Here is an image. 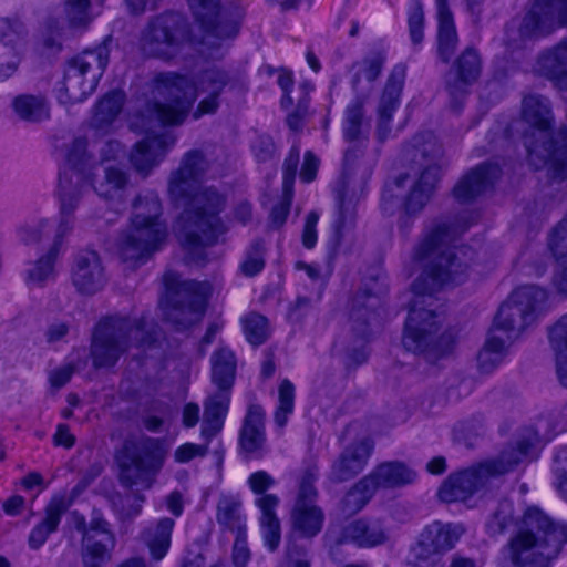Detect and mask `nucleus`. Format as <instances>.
<instances>
[{
  "mask_svg": "<svg viewBox=\"0 0 567 567\" xmlns=\"http://www.w3.org/2000/svg\"><path fill=\"white\" fill-rule=\"evenodd\" d=\"M477 217V214L471 213L468 219L462 217V224L456 226L445 223L436 225L414 249L413 259L423 271L412 286L415 299L409 312L402 343L406 350L422 354L429 362L450 354L455 337L451 331L439 333V317L433 310L423 307L424 298L446 285H458L465 280L474 251L468 247H452L451 244Z\"/></svg>",
  "mask_w": 567,
  "mask_h": 567,
  "instance_id": "obj_1",
  "label": "nucleus"
},
{
  "mask_svg": "<svg viewBox=\"0 0 567 567\" xmlns=\"http://www.w3.org/2000/svg\"><path fill=\"white\" fill-rule=\"evenodd\" d=\"M208 168L205 155L192 150L184 154L168 179L169 197L175 202L185 200L174 230L182 246L190 252L214 246L227 231L220 217L227 206L226 195L213 186L194 192Z\"/></svg>",
  "mask_w": 567,
  "mask_h": 567,
  "instance_id": "obj_2",
  "label": "nucleus"
},
{
  "mask_svg": "<svg viewBox=\"0 0 567 567\" xmlns=\"http://www.w3.org/2000/svg\"><path fill=\"white\" fill-rule=\"evenodd\" d=\"M230 82L227 71L212 66L202 70L193 80L175 72L159 73L153 81V95L164 102H155L147 107L150 121L161 125H179L184 122L196 99L200 100L192 116L198 120L217 112L219 96Z\"/></svg>",
  "mask_w": 567,
  "mask_h": 567,
  "instance_id": "obj_3",
  "label": "nucleus"
},
{
  "mask_svg": "<svg viewBox=\"0 0 567 567\" xmlns=\"http://www.w3.org/2000/svg\"><path fill=\"white\" fill-rule=\"evenodd\" d=\"M523 120L530 126L532 133L525 135V146L529 163L536 169H546L553 181L567 178V131L551 132L554 116L549 100L530 94L524 97Z\"/></svg>",
  "mask_w": 567,
  "mask_h": 567,
  "instance_id": "obj_4",
  "label": "nucleus"
},
{
  "mask_svg": "<svg viewBox=\"0 0 567 567\" xmlns=\"http://www.w3.org/2000/svg\"><path fill=\"white\" fill-rule=\"evenodd\" d=\"M162 214V203L155 192L141 193L134 199L130 227L117 240V252L126 268L142 266L165 243L167 226Z\"/></svg>",
  "mask_w": 567,
  "mask_h": 567,
  "instance_id": "obj_5",
  "label": "nucleus"
},
{
  "mask_svg": "<svg viewBox=\"0 0 567 567\" xmlns=\"http://www.w3.org/2000/svg\"><path fill=\"white\" fill-rule=\"evenodd\" d=\"M567 543V525L554 523L540 508L528 507L520 527L509 543V560L514 567H549Z\"/></svg>",
  "mask_w": 567,
  "mask_h": 567,
  "instance_id": "obj_6",
  "label": "nucleus"
},
{
  "mask_svg": "<svg viewBox=\"0 0 567 567\" xmlns=\"http://www.w3.org/2000/svg\"><path fill=\"white\" fill-rule=\"evenodd\" d=\"M168 451L164 439L144 436L135 442H126L116 455L121 485L130 489H151Z\"/></svg>",
  "mask_w": 567,
  "mask_h": 567,
  "instance_id": "obj_7",
  "label": "nucleus"
},
{
  "mask_svg": "<svg viewBox=\"0 0 567 567\" xmlns=\"http://www.w3.org/2000/svg\"><path fill=\"white\" fill-rule=\"evenodd\" d=\"M532 445L529 439L522 440L516 447L504 450L497 458L450 475L440 487L439 497L446 503L466 501L491 478L514 470L528 455Z\"/></svg>",
  "mask_w": 567,
  "mask_h": 567,
  "instance_id": "obj_8",
  "label": "nucleus"
},
{
  "mask_svg": "<svg viewBox=\"0 0 567 567\" xmlns=\"http://www.w3.org/2000/svg\"><path fill=\"white\" fill-rule=\"evenodd\" d=\"M152 336L143 319L109 317L99 322L93 333L91 357L95 368L113 367L131 347L151 344Z\"/></svg>",
  "mask_w": 567,
  "mask_h": 567,
  "instance_id": "obj_9",
  "label": "nucleus"
},
{
  "mask_svg": "<svg viewBox=\"0 0 567 567\" xmlns=\"http://www.w3.org/2000/svg\"><path fill=\"white\" fill-rule=\"evenodd\" d=\"M203 31V52L215 55L239 33L245 8L237 2L220 6V0H187Z\"/></svg>",
  "mask_w": 567,
  "mask_h": 567,
  "instance_id": "obj_10",
  "label": "nucleus"
},
{
  "mask_svg": "<svg viewBox=\"0 0 567 567\" xmlns=\"http://www.w3.org/2000/svg\"><path fill=\"white\" fill-rule=\"evenodd\" d=\"M190 42L186 18L176 11H164L148 18L138 44L145 56L169 62L177 59Z\"/></svg>",
  "mask_w": 567,
  "mask_h": 567,
  "instance_id": "obj_11",
  "label": "nucleus"
},
{
  "mask_svg": "<svg viewBox=\"0 0 567 567\" xmlns=\"http://www.w3.org/2000/svg\"><path fill=\"white\" fill-rule=\"evenodd\" d=\"M109 60L110 49L106 41L72 58L66 64L63 81L56 89L59 102L74 104L84 101L96 89Z\"/></svg>",
  "mask_w": 567,
  "mask_h": 567,
  "instance_id": "obj_12",
  "label": "nucleus"
},
{
  "mask_svg": "<svg viewBox=\"0 0 567 567\" xmlns=\"http://www.w3.org/2000/svg\"><path fill=\"white\" fill-rule=\"evenodd\" d=\"M548 293L545 289L527 285L514 290L498 309L493 329L504 333L508 341L516 340L547 311Z\"/></svg>",
  "mask_w": 567,
  "mask_h": 567,
  "instance_id": "obj_13",
  "label": "nucleus"
},
{
  "mask_svg": "<svg viewBox=\"0 0 567 567\" xmlns=\"http://www.w3.org/2000/svg\"><path fill=\"white\" fill-rule=\"evenodd\" d=\"M164 284L167 290L164 306L166 319L177 329L198 321L205 312L210 285L206 281H181L172 270L164 274Z\"/></svg>",
  "mask_w": 567,
  "mask_h": 567,
  "instance_id": "obj_14",
  "label": "nucleus"
},
{
  "mask_svg": "<svg viewBox=\"0 0 567 567\" xmlns=\"http://www.w3.org/2000/svg\"><path fill=\"white\" fill-rule=\"evenodd\" d=\"M66 165L59 174L56 197L60 214L73 216L82 198L86 181L94 176L95 162L87 152V142L75 138L66 150Z\"/></svg>",
  "mask_w": 567,
  "mask_h": 567,
  "instance_id": "obj_15",
  "label": "nucleus"
},
{
  "mask_svg": "<svg viewBox=\"0 0 567 567\" xmlns=\"http://www.w3.org/2000/svg\"><path fill=\"white\" fill-rule=\"evenodd\" d=\"M556 20L567 24V0H535L520 24L507 29V45L515 49L527 39L549 33Z\"/></svg>",
  "mask_w": 567,
  "mask_h": 567,
  "instance_id": "obj_16",
  "label": "nucleus"
},
{
  "mask_svg": "<svg viewBox=\"0 0 567 567\" xmlns=\"http://www.w3.org/2000/svg\"><path fill=\"white\" fill-rule=\"evenodd\" d=\"M362 99H355L346 109L343 122V135L347 142L351 144L344 153L343 168L347 175L359 173L361 179L371 175L375 157L365 156L364 146L368 143L367 134L362 130L363 122Z\"/></svg>",
  "mask_w": 567,
  "mask_h": 567,
  "instance_id": "obj_17",
  "label": "nucleus"
},
{
  "mask_svg": "<svg viewBox=\"0 0 567 567\" xmlns=\"http://www.w3.org/2000/svg\"><path fill=\"white\" fill-rule=\"evenodd\" d=\"M317 472L307 468L301 476L295 504L290 513L292 529L302 537H313L320 533L323 526L324 514L316 504L317 489L315 481Z\"/></svg>",
  "mask_w": 567,
  "mask_h": 567,
  "instance_id": "obj_18",
  "label": "nucleus"
},
{
  "mask_svg": "<svg viewBox=\"0 0 567 567\" xmlns=\"http://www.w3.org/2000/svg\"><path fill=\"white\" fill-rule=\"evenodd\" d=\"M64 22L56 18L47 21L48 37L44 45L61 47V40L75 31H84L97 14L92 12V0H65L63 3Z\"/></svg>",
  "mask_w": 567,
  "mask_h": 567,
  "instance_id": "obj_19",
  "label": "nucleus"
},
{
  "mask_svg": "<svg viewBox=\"0 0 567 567\" xmlns=\"http://www.w3.org/2000/svg\"><path fill=\"white\" fill-rule=\"evenodd\" d=\"M465 529L461 524L433 522L420 534L412 554L419 561H425L434 555H442L456 545Z\"/></svg>",
  "mask_w": 567,
  "mask_h": 567,
  "instance_id": "obj_20",
  "label": "nucleus"
},
{
  "mask_svg": "<svg viewBox=\"0 0 567 567\" xmlns=\"http://www.w3.org/2000/svg\"><path fill=\"white\" fill-rule=\"evenodd\" d=\"M454 78L447 80L446 89L451 96L452 107L457 110L472 85L481 75L482 61L478 52L473 48L465 49L453 65Z\"/></svg>",
  "mask_w": 567,
  "mask_h": 567,
  "instance_id": "obj_21",
  "label": "nucleus"
},
{
  "mask_svg": "<svg viewBox=\"0 0 567 567\" xmlns=\"http://www.w3.org/2000/svg\"><path fill=\"white\" fill-rule=\"evenodd\" d=\"M175 142V136L168 132L147 135L134 145L130 154V163L137 173L146 176L163 161Z\"/></svg>",
  "mask_w": 567,
  "mask_h": 567,
  "instance_id": "obj_22",
  "label": "nucleus"
},
{
  "mask_svg": "<svg viewBox=\"0 0 567 567\" xmlns=\"http://www.w3.org/2000/svg\"><path fill=\"white\" fill-rule=\"evenodd\" d=\"M106 274L100 255L94 250H82L72 268V282L81 293L93 295L106 284Z\"/></svg>",
  "mask_w": 567,
  "mask_h": 567,
  "instance_id": "obj_23",
  "label": "nucleus"
},
{
  "mask_svg": "<svg viewBox=\"0 0 567 567\" xmlns=\"http://www.w3.org/2000/svg\"><path fill=\"white\" fill-rule=\"evenodd\" d=\"M373 451V442L365 437L347 446L331 467L334 482H346L361 473Z\"/></svg>",
  "mask_w": 567,
  "mask_h": 567,
  "instance_id": "obj_24",
  "label": "nucleus"
},
{
  "mask_svg": "<svg viewBox=\"0 0 567 567\" xmlns=\"http://www.w3.org/2000/svg\"><path fill=\"white\" fill-rule=\"evenodd\" d=\"M414 146L425 162V168L414 185L429 192L434 190L442 167L443 147L433 133L426 132L414 138Z\"/></svg>",
  "mask_w": 567,
  "mask_h": 567,
  "instance_id": "obj_25",
  "label": "nucleus"
},
{
  "mask_svg": "<svg viewBox=\"0 0 567 567\" xmlns=\"http://www.w3.org/2000/svg\"><path fill=\"white\" fill-rule=\"evenodd\" d=\"M405 79L404 68L395 66L384 87L378 109L377 137L380 142H384L390 137V122L393 112L396 110Z\"/></svg>",
  "mask_w": 567,
  "mask_h": 567,
  "instance_id": "obj_26",
  "label": "nucleus"
},
{
  "mask_svg": "<svg viewBox=\"0 0 567 567\" xmlns=\"http://www.w3.org/2000/svg\"><path fill=\"white\" fill-rule=\"evenodd\" d=\"M265 416L261 405L255 403L248 405L239 431V445L250 456L262 455L266 445Z\"/></svg>",
  "mask_w": 567,
  "mask_h": 567,
  "instance_id": "obj_27",
  "label": "nucleus"
},
{
  "mask_svg": "<svg viewBox=\"0 0 567 567\" xmlns=\"http://www.w3.org/2000/svg\"><path fill=\"white\" fill-rule=\"evenodd\" d=\"M73 227V216L60 214V221L55 228L53 244L48 254L41 257L31 269L28 270V282L42 286L54 278V261L59 255L62 240Z\"/></svg>",
  "mask_w": 567,
  "mask_h": 567,
  "instance_id": "obj_28",
  "label": "nucleus"
},
{
  "mask_svg": "<svg viewBox=\"0 0 567 567\" xmlns=\"http://www.w3.org/2000/svg\"><path fill=\"white\" fill-rule=\"evenodd\" d=\"M501 169L496 164L484 163L477 165L463 176L455 185L453 195L460 203H468L484 193L496 178Z\"/></svg>",
  "mask_w": 567,
  "mask_h": 567,
  "instance_id": "obj_29",
  "label": "nucleus"
},
{
  "mask_svg": "<svg viewBox=\"0 0 567 567\" xmlns=\"http://www.w3.org/2000/svg\"><path fill=\"white\" fill-rule=\"evenodd\" d=\"M368 477L375 492L378 489H394L412 484L416 480V472L405 463L399 461L383 462L377 465Z\"/></svg>",
  "mask_w": 567,
  "mask_h": 567,
  "instance_id": "obj_30",
  "label": "nucleus"
},
{
  "mask_svg": "<svg viewBox=\"0 0 567 567\" xmlns=\"http://www.w3.org/2000/svg\"><path fill=\"white\" fill-rule=\"evenodd\" d=\"M69 503L64 496H54L44 508L43 518L34 525L28 536L30 549H40L51 534L55 533L63 514L68 511Z\"/></svg>",
  "mask_w": 567,
  "mask_h": 567,
  "instance_id": "obj_31",
  "label": "nucleus"
},
{
  "mask_svg": "<svg viewBox=\"0 0 567 567\" xmlns=\"http://www.w3.org/2000/svg\"><path fill=\"white\" fill-rule=\"evenodd\" d=\"M230 404L229 391H216L204 401L202 437L209 443L223 429Z\"/></svg>",
  "mask_w": 567,
  "mask_h": 567,
  "instance_id": "obj_32",
  "label": "nucleus"
},
{
  "mask_svg": "<svg viewBox=\"0 0 567 567\" xmlns=\"http://www.w3.org/2000/svg\"><path fill=\"white\" fill-rule=\"evenodd\" d=\"M385 539V532L379 519H357L343 528L337 543L351 542L360 547H373L384 543Z\"/></svg>",
  "mask_w": 567,
  "mask_h": 567,
  "instance_id": "obj_33",
  "label": "nucleus"
},
{
  "mask_svg": "<svg viewBox=\"0 0 567 567\" xmlns=\"http://www.w3.org/2000/svg\"><path fill=\"white\" fill-rule=\"evenodd\" d=\"M175 520L171 517H161L151 522L141 533V539L148 548L154 560H162L169 547Z\"/></svg>",
  "mask_w": 567,
  "mask_h": 567,
  "instance_id": "obj_34",
  "label": "nucleus"
},
{
  "mask_svg": "<svg viewBox=\"0 0 567 567\" xmlns=\"http://www.w3.org/2000/svg\"><path fill=\"white\" fill-rule=\"evenodd\" d=\"M538 66L559 91L567 92V38L544 53L538 60Z\"/></svg>",
  "mask_w": 567,
  "mask_h": 567,
  "instance_id": "obj_35",
  "label": "nucleus"
},
{
  "mask_svg": "<svg viewBox=\"0 0 567 567\" xmlns=\"http://www.w3.org/2000/svg\"><path fill=\"white\" fill-rule=\"evenodd\" d=\"M437 6V53L443 62H449L457 47V33L453 16L445 0H436Z\"/></svg>",
  "mask_w": 567,
  "mask_h": 567,
  "instance_id": "obj_36",
  "label": "nucleus"
},
{
  "mask_svg": "<svg viewBox=\"0 0 567 567\" xmlns=\"http://www.w3.org/2000/svg\"><path fill=\"white\" fill-rule=\"evenodd\" d=\"M116 546L115 535L97 537L94 534H83L82 559L87 567H102L111 557Z\"/></svg>",
  "mask_w": 567,
  "mask_h": 567,
  "instance_id": "obj_37",
  "label": "nucleus"
},
{
  "mask_svg": "<svg viewBox=\"0 0 567 567\" xmlns=\"http://www.w3.org/2000/svg\"><path fill=\"white\" fill-rule=\"evenodd\" d=\"M548 245L559 261V270L553 279L554 286L560 293L567 295V217L554 229Z\"/></svg>",
  "mask_w": 567,
  "mask_h": 567,
  "instance_id": "obj_38",
  "label": "nucleus"
},
{
  "mask_svg": "<svg viewBox=\"0 0 567 567\" xmlns=\"http://www.w3.org/2000/svg\"><path fill=\"white\" fill-rule=\"evenodd\" d=\"M512 343L513 341H508V339L491 330L484 347L477 354L480 370L483 373H489L496 369L505 359L508 347Z\"/></svg>",
  "mask_w": 567,
  "mask_h": 567,
  "instance_id": "obj_39",
  "label": "nucleus"
},
{
  "mask_svg": "<svg viewBox=\"0 0 567 567\" xmlns=\"http://www.w3.org/2000/svg\"><path fill=\"white\" fill-rule=\"evenodd\" d=\"M236 358L231 350L221 348L212 357V380L218 391H229L234 384Z\"/></svg>",
  "mask_w": 567,
  "mask_h": 567,
  "instance_id": "obj_40",
  "label": "nucleus"
},
{
  "mask_svg": "<svg viewBox=\"0 0 567 567\" xmlns=\"http://www.w3.org/2000/svg\"><path fill=\"white\" fill-rule=\"evenodd\" d=\"M16 115L25 122L38 123L50 117V107L43 95L21 94L12 100Z\"/></svg>",
  "mask_w": 567,
  "mask_h": 567,
  "instance_id": "obj_41",
  "label": "nucleus"
},
{
  "mask_svg": "<svg viewBox=\"0 0 567 567\" xmlns=\"http://www.w3.org/2000/svg\"><path fill=\"white\" fill-rule=\"evenodd\" d=\"M127 183V174L113 166L105 168L101 181H95L93 176L90 181H86V185L90 184L95 193L105 199L115 198L126 187Z\"/></svg>",
  "mask_w": 567,
  "mask_h": 567,
  "instance_id": "obj_42",
  "label": "nucleus"
},
{
  "mask_svg": "<svg viewBox=\"0 0 567 567\" xmlns=\"http://www.w3.org/2000/svg\"><path fill=\"white\" fill-rule=\"evenodd\" d=\"M241 502L235 496H223L217 504V522L238 535L244 529V517L240 512Z\"/></svg>",
  "mask_w": 567,
  "mask_h": 567,
  "instance_id": "obj_43",
  "label": "nucleus"
},
{
  "mask_svg": "<svg viewBox=\"0 0 567 567\" xmlns=\"http://www.w3.org/2000/svg\"><path fill=\"white\" fill-rule=\"evenodd\" d=\"M243 331L246 340L252 346L265 343L270 336V327L268 319L258 313L249 312L241 318Z\"/></svg>",
  "mask_w": 567,
  "mask_h": 567,
  "instance_id": "obj_44",
  "label": "nucleus"
},
{
  "mask_svg": "<svg viewBox=\"0 0 567 567\" xmlns=\"http://www.w3.org/2000/svg\"><path fill=\"white\" fill-rule=\"evenodd\" d=\"M125 95L120 90L106 93L95 105L94 121L99 125L111 123L121 112Z\"/></svg>",
  "mask_w": 567,
  "mask_h": 567,
  "instance_id": "obj_45",
  "label": "nucleus"
},
{
  "mask_svg": "<svg viewBox=\"0 0 567 567\" xmlns=\"http://www.w3.org/2000/svg\"><path fill=\"white\" fill-rule=\"evenodd\" d=\"M295 410V385L288 379L281 381L278 389V404L274 413L276 426L282 431Z\"/></svg>",
  "mask_w": 567,
  "mask_h": 567,
  "instance_id": "obj_46",
  "label": "nucleus"
},
{
  "mask_svg": "<svg viewBox=\"0 0 567 567\" xmlns=\"http://www.w3.org/2000/svg\"><path fill=\"white\" fill-rule=\"evenodd\" d=\"M374 494L375 489L365 475L346 494L342 501L343 509L348 513H355L362 509Z\"/></svg>",
  "mask_w": 567,
  "mask_h": 567,
  "instance_id": "obj_47",
  "label": "nucleus"
},
{
  "mask_svg": "<svg viewBox=\"0 0 567 567\" xmlns=\"http://www.w3.org/2000/svg\"><path fill=\"white\" fill-rule=\"evenodd\" d=\"M514 523L513 504L504 499L499 502L497 508L493 512L491 518L486 523L489 535L496 536L503 534Z\"/></svg>",
  "mask_w": 567,
  "mask_h": 567,
  "instance_id": "obj_48",
  "label": "nucleus"
},
{
  "mask_svg": "<svg viewBox=\"0 0 567 567\" xmlns=\"http://www.w3.org/2000/svg\"><path fill=\"white\" fill-rule=\"evenodd\" d=\"M265 244L262 240H255L246 252V257L240 266L241 271L249 277L259 274L265 267Z\"/></svg>",
  "mask_w": 567,
  "mask_h": 567,
  "instance_id": "obj_49",
  "label": "nucleus"
},
{
  "mask_svg": "<svg viewBox=\"0 0 567 567\" xmlns=\"http://www.w3.org/2000/svg\"><path fill=\"white\" fill-rule=\"evenodd\" d=\"M53 229V224L49 219H40L32 224H28L20 228V239L27 244H38L43 238L48 237Z\"/></svg>",
  "mask_w": 567,
  "mask_h": 567,
  "instance_id": "obj_50",
  "label": "nucleus"
},
{
  "mask_svg": "<svg viewBox=\"0 0 567 567\" xmlns=\"http://www.w3.org/2000/svg\"><path fill=\"white\" fill-rule=\"evenodd\" d=\"M384 59L380 54H373L365 58L362 62L354 65L358 68L354 79L352 81L353 87L357 86L361 78H364L369 82H373L378 79L383 66Z\"/></svg>",
  "mask_w": 567,
  "mask_h": 567,
  "instance_id": "obj_51",
  "label": "nucleus"
},
{
  "mask_svg": "<svg viewBox=\"0 0 567 567\" xmlns=\"http://www.w3.org/2000/svg\"><path fill=\"white\" fill-rule=\"evenodd\" d=\"M145 496L143 494H136L132 497H125L120 503L114 504V512L116 517L122 520H132L136 518L143 508Z\"/></svg>",
  "mask_w": 567,
  "mask_h": 567,
  "instance_id": "obj_52",
  "label": "nucleus"
},
{
  "mask_svg": "<svg viewBox=\"0 0 567 567\" xmlns=\"http://www.w3.org/2000/svg\"><path fill=\"white\" fill-rule=\"evenodd\" d=\"M1 41L10 47L14 52H19L24 43L25 30L20 23H10L0 21Z\"/></svg>",
  "mask_w": 567,
  "mask_h": 567,
  "instance_id": "obj_53",
  "label": "nucleus"
},
{
  "mask_svg": "<svg viewBox=\"0 0 567 567\" xmlns=\"http://www.w3.org/2000/svg\"><path fill=\"white\" fill-rule=\"evenodd\" d=\"M409 31L413 44H420L423 41L424 12L420 0H412L409 9Z\"/></svg>",
  "mask_w": 567,
  "mask_h": 567,
  "instance_id": "obj_54",
  "label": "nucleus"
},
{
  "mask_svg": "<svg viewBox=\"0 0 567 567\" xmlns=\"http://www.w3.org/2000/svg\"><path fill=\"white\" fill-rule=\"evenodd\" d=\"M302 96L298 101L296 109L287 116V125L292 131H299L302 127L303 118L308 114L309 106V93L312 86L309 83H302L300 85Z\"/></svg>",
  "mask_w": 567,
  "mask_h": 567,
  "instance_id": "obj_55",
  "label": "nucleus"
},
{
  "mask_svg": "<svg viewBox=\"0 0 567 567\" xmlns=\"http://www.w3.org/2000/svg\"><path fill=\"white\" fill-rule=\"evenodd\" d=\"M208 452V443L195 444L184 443L179 445L173 454L174 461L179 464L188 463L196 457H204Z\"/></svg>",
  "mask_w": 567,
  "mask_h": 567,
  "instance_id": "obj_56",
  "label": "nucleus"
},
{
  "mask_svg": "<svg viewBox=\"0 0 567 567\" xmlns=\"http://www.w3.org/2000/svg\"><path fill=\"white\" fill-rule=\"evenodd\" d=\"M555 486L567 501V447L561 449L555 457Z\"/></svg>",
  "mask_w": 567,
  "mask_h": 567,
  "instance_id": "obj_57",
  "label": "nucleus"
},
{
  "mask_svg": "<svg viewBox=\"0 0 567 567\" xmlns=\"http://www.w3.org/2000/svg\"><path fill=\"white\" fill-rule=\"evenodd\" d=\"M265 545L269 550L275 551L281 540V527L279 518L259 522Z\"/></svg>",
  "mask_w": 567,
  "mask_h": 567,
  "instance_id": "obj_58",
  "label": "nucleus"
},
{
  "mask_svg": "<svg viewBox=\"0 0 567 567\" xmlns=\"http://www.w3.org/2000/svg\"><path fill=\"white\" fill-rule=\"evenodd\" d=\"M431 195L432 192L421 188L420 185H413L404 204L406 214L411 215L420 212L425 206Z\"/></svg>",
  "mask_w": 567,
  "mask_h": 567,
  "instance_id": "obj_59",
  "label": "nucleus"
},
{
  "mask_svg": "<svg viewBox=\"0 0 567 567\" xmlns=\"http://www.w3.org/2000/svg\"><path fill=\"white\" fill-rule=\"evenodd\" d=\"M280 499L275 494H264L255 499L256 506L259 508L261 515L259 522L271 520L278 518L276 509L279 506Z\"/></svg>",
  "mask_w": 567,
  "mask_h": 567,
  "instance_id": "obj_60",
  "label": "nucleus"
},
{
  "mask_svg": "<svg viewBox=\"0 0 567 567\" xmlns=\"http://www.w3.org/2000/svg\"><path fill=\"white\" fill-rule=\"evenodd\" d=\"M300 150L297 146H292L288 156L284 163V188L288 192L296 177L297 167L299 164Z\"/></svg>",
  "mask_w": 567,
  "mask_h": 567,
  "instance_id": "obj_61",
  "label": "nucleus"
},
{
  "mask_svg": "<svg viewBox=\"0 0 567 567\" xmlns=\"http://www.w3.org/2000/svg\"><path fill=\"white\" fill-rule=\"evenodd\" d=\"M275 484L276 481L266 471H257L252 473L248 478L249 487L258 496L267 494L266 492L270 489Z\"/></svg>",
  "mask_w": 567,
  "mask_h": 567,
  "instance_id": "obj_62",
  "label": "nucleus"
},
{
  "mask_svg": "<svg viewBox=\"0 0 567 567\" xmlns=\"http://www.w3.org/2000/svg\"><path fill=\"white\" fill-rule=\"evenodd\" d=\"M549 342L553 349L567 348V313L550 328Z\"/></svg>",
  "mask_w": 567,
  "mask_h": 567,
  "instance_id": "obj_63",
  "label": "nucleus"
},
{
  "mask_svg": "<svg viewBox=\"0 0 567 567\" xmlns=\"http://www.w3.org/2000/svg\"><path fill=\"white\" fill-rule=\"evenodd\" d=\"M75 368L71 363L58 367L49 373V382L53 388L60 389L71 380Z\"/></svg>",
  "mask_w": 567,
  "mask_h": 567,
  "instance_id": "obj_64",
  "label": "nucleus"
}]
</instances>
